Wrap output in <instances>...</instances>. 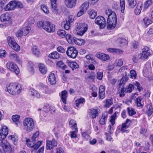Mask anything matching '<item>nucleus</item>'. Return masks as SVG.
I'll return each mask as SVG.
<instances>
[{"instance_id":"1","label":"nucleus","mask_w":153,"mask_h":153,"mask_svg":"<svg viewBox=\"0 0 153 153\" xmlns=\"http://www.w3.org/2000/svg\"><path fill=\"white\" fill-rule=\"evenodd\" d=\"M37 25L38 27H42L45 30L49 33L54 32L55 29V26L54 24L46 21L39 22Z\"/></svg>"},{"instance_id":"2","label":"nucleus","mask_w":153,"mask_h":153,"mask_svg":"<svg viewBox=\"0 0 153 153\" xmlns=\"http://www.w3.org/2000/svg\"><path fill=\"white\" fill-rule=\"evenodd\" d=\"M7 91L13 95L18 94L21 92V85L16 83H11L7 87Z\"/></svg>"},{"instance_id":"3","label":"nucleus","mask_w":153,"mask_h":153,"mask_svg":"<svg viewBox=\"0 0 153 153\" xmlns=\"http://www.w3.org/2000/svg\"><path fill=\"white\" fill-rule=\"evenodd\" d=\"M117 21V18L115 13H113L111 15H110L108 18L106 25L108 29H113L116 25Z\"/></svg>"},{"instance_id":"4","label":"nucleus","mask_w":153,"mask_h":153,"mask_svg":"<svg viewBox=\"0 0 153 153\" xmlns=\"http://www.w3.org/2000/svg\"><path fill=\"white\" fill-rule=\"evenodd\" d=\"M23 124L25 130L27 133L31 131L34 128V123L31 118H26L23 122Z\"/></svg>"},{"instance_id":"5","label":"nucleus","mask_w":153,"mask_h":153,"mask_svg":"<svg viewBox=\"0 0 153 153\" xmlns=\"http://www.w3.org/2000/svg\"><path fill=\"white\" fill-rule=\"evenodd\" d=\"M7 39L8 45L11 48L16 51L19 50L20 46L16 42L13 37L8 36L7 37Z\"/></svg>"},{"instance_id":"6","label":"nucleus","mask_w":153,"mask_h":153,"mask_svg":"<svg viewBox=\"0 0 153 153\" xmlns=\"http://www.w3.org/2000/svg\"><path fill=\"white\" fill-rule=\"evenodd\" d=\"M0 146L3 148V150L8 151L9 153H13L12 148L5 139H1L0 140Z\"/></svg>"},{"instance_id":"7","label":"nucleus","mask_w":153,"mask_h":153,"mask_svg":"<svg viewBox=\"0 0 153 153\" xmlns=\"http://www.w3.org/2000/svg\"><path fill=\"white\" fill-rule=\"evenodd\" d=\"M6 67L7 69L15 73L16 75L19 74V69L16 65L14 62H8L6 64Z\"/></svg>"},{"instance_id":"8","label":"nucleus","mask_w":153,"mask_h":153,"mask_svg":"<svg viewBox=\"0 0 153 153\" xmlns=\"http://www.w3.org/2000/svg\"><path fill=\"white\" fill-rule=\"evenodd\" d=\"M74 16L71 15L69 16L66 19V22L62 23V25H63L64 28L66 30H69L70 28L71 24L74 21Z\"/></svg>"},{"instance_id":"9","label":"nucleus","mask_w":153,"mask_h":153,"mask_svg":"<svg viewBox=\"0 0 153 153\" xmlns=\"http://www.w3.org/2000/svg\"><path fill=\"white\" fill-rule=\"evenodd\" d=\"M134 85L130 84L128 86L126 87V88L125 91L126 92L130 93L132 92L134 88V85H135L137 87V89L139 91H140L143 88L142 87L140 86V83L137 82H135L133 83Z\"/></svg>"},{"instance_id":"10","label":"nucleus","mask_w":153,"mask_h":153,"mask_svg":"<svg viewBox=\"0 0 153 153\" xmlns=\"http://www.w3.org/2000/svg\"><path fill=\"white\" fill-rule=\"evenodd\" d=\"M88 28L87 27H83L82 23H79L76 27V30L77 31V34L80 36L83 35L87 31Z\"/></svg>"},{"instance_id":"11","label":"nucleus","mask_w":153,"mask_h":153,"mask_svg":"<svg viewBox=\"0 0 153 153\" xmlns=\"http://www.w3.org/2000/svg\"><path fill=\"white\" fill-rule=\"evenodd\" d=\"M66 53L69 57L75 58L78 54V51L74 47H70L68 48Z\"/></svg>"},{"instance_id":"12","label":"nucleus","mask_w":153,"mask_h":153,"mask_svg":"<svg viewBox=\"0 0 153 153\" xmlns=\"http://www.w3.org/2000/svg\"><path fill=\"white\" fill-rule=\"evenodd\" d=\"M96 24L100 25V28L102 29L104 28L106 25L105 20L102 16H99L97 17L95 20Z\"/></svg>"},{"instance_id":"13","label":"nucleus","mask_w":153,"mask_h":153,"mask_svg":"<svg viewBox=\"0 0 153 153\" xmlns=\"http://www.w3.org/2000/svg\"><path fill=\"white\" fill-rule=\"evenodd\" d=\"M142 55L141 57V59H147L151 54L150 52L151 50L148 47L145 46L142 49Z\"/></svg>"},{"instance_id":"14","label":"nucleus","mask_w":153,"mask_h":153,"mask_svg":"<svg viewBox=\"0 0 153 153\" xmlns=\"http://www.w3.org/2000/svg\"><path fill=\"white\" fill-rule=\"evenodd\" d=\"M57 144V142L54 139H52V140H47L46 149L47 150L51 149L56 146Z\"/></svg>"},{"instance_id":"15","label":"nucleus","mask_w":153,"mask_h":153,"mask_svg":"<svg viewBox=\"0 0 153 153\" xmlns=\"http://www.w3.org/2000/svg\"><path fill=\"white\" fill-rule=\"evenodd\" d=\"M12 16V13L7 12L2 14L0 17V19L2 22L9 21L11 19Z\"/></svg>"},{"instance_id":"16","label":"nucleus","mask_w":153,"mask_h":153,"mask_svg":"<svg viewBox=\"0 0 153 153\" xmlns=\"http://www.w3.org/2000/svg\"><path fill=\"white\" fill-rule=\"evenodd\" d=\"M26 143L28 147L33 148L34 149L36 150L41 146L42 142L39 141L37 142L36 144L34 145H32L30 140L28 139L26 140Z\"/></svg>"},{"instance_id":"17","label":"nucleus","mask_w":153,"mask_h":153,"mask_svg":"<svg viewBox=\"0 0 153 153\" xmlns=\"http://www.w3.org/2000/svg\"><path fill=\"white\" fill-rule=\"evenodd\" d=\"M16 1H10L4 7V9L6 11L14 10L16 8Z\"/></svg>"},{"instance_id":"18","label":"nucleus","mask_w":153,"mask_h":153,"mask_svg":"<svg viewBox=\"0 0 153 153\" xmlns=\"http://www.w3.org/2000/svg\"><path fill=\"white\" fill-rule=\"evenodd\" d=\"M8 132L7 127L5 126L2 127L0 130V138L5 139L7 135Z\"/></svg>"},{"instance_id":"19","label":"nucleus","mask_w":153,"mask_h":153,"mask_svg":"<svg viewBox=\"0 0 153 153\" xmlns=\"http://www.w3.org/2000/svg\"><path fill=\"white\" fill-rule=\"evenodd\" d=\"M96 56L97 58L104 61L109 60L110 58L108 54L100 53H97Z\"/></svg>"},{"instance_id":"20","label":"nucleus","mask_w":153,"mask_h":153,"mask_svg":"<svg viewBox=\"0 0 153 153\" xmlns=\"http://www.w3.org/2000/svg\"><path fill=\"white\" fill-rule=\"evenodd\" d=\"M88 113L89 114L90 117L92 119L95 118L99 115L98 110L93 108L89 109L88 110Z\"/></svg>"},{"instance_id":"21","label":"nucleus","mask_w":153,"mask_h":153,"mask_svg":"<svg viewBox=\"0 0 153 153\" xmlns=\"http://www.w3.org/2000/svg\"><path fill=\"white\" fill-rule=\"evenodd\" d=\"M76 1L77 0H65V4L67 7L72 8L75 6Z\"/></svg>"},{"instance_id":"22","label":"nucleus","mask_w":153,"mask_h":153,"mask_svg":"<svg viewBox=\"0 0 153 153\" xmlns=\"http://www.w3.org/2000/svg\"><path fill=\"white\" fill-rule=\"evenodd\" d=\"M143 7V3L141 1H139L137 3V7L135 10V13L136 15L140 14Z\"/></svg>"},{"instance_id":"23","label":"nucleus","mask_w":153,"mask_h":153,"mask_svg":"<svg viewBox=\"0 0 153 153\" xmlns=\"http://www.w3.org/2000/svg\"><path fill=\"white\" fill-rule=\"evenodd\" d=\"M73 43L79 45H84L85 41L84 40L78 39L75 37H73Z\"/></svg>"},{"instance_id":"24","label":"nucleus","mask_w":153,"mask_h":153,"mask_svg":"<svg viewBox=\"0 0 153 153\" xmlns=\"http://www.w3.org/2000/svg\"><path fill=\"white\" fill-rule=\"evenodd\" d=\"M108 114L107 113H104L102 114V116L99 121V123L101 125H104L105 124L107 120Z\"/></svg>"},{"instance_id":"25","label":"nucleus","mask_w":153,"mask_h":153,"mask_svg":"<svg viewBox=\"0 0 153 153\" xmlns=\"http://www.w3.org/2000/svg\"><path fill=\"white\" fill-rule=\"evenodd\" d=\"M48 81L51 85H54L56 83V80L54 74L51 73L49 76Z\"/></svg>"},{"instance_id":"26","label":"nucleus","mask_w":153,"mask_h":153,"mask_svg":"<svg viewBox=\"0 0 153 153\" xmlns=\"http://www.w3.org/2000/svg\"><path fill=\"white\" fill-rule=\"evenodd\" d=\"M39 70L41 73L43 74H45L47 72V69L45 65L40 63L39 65Z\"/></svg>"},{"instance_id":"27","label":"nucleus","mask_w":153,"mask_h":153,"mask_svg":"<svg viewBox=\"0 0 153 153\" xmlns=\"http://www.w3.org/2000/svg\"><path fill=\"white\" fill-rule=\"evenodd\" d=\"M105 104L104 107L106 108H108L113 104V100L112 99H107L104 102Z\"/></svg>"},{"instance_id":"28","label":"nucleus","mask_w":153,"mask_h":153,"mask_svg":"<svg viewBox=\"0 0 153 153\" xmlns=\"http://www.w3.org/2000/svg\"><path fill=\"white\" fill-rule=\"evenodd\" d=\"M48 56L53 59H57L60 57L59 53L56 51L52 52Z\"/></svg>"},{"instance_id":"29","label":"nucleus","mask_w":153,"mask_h":153,"mask_svg":"<svg viewBox=\"0 0 153 153\" xmlns=\"http://www.w3.org/2000/svg\"><path fill=\"white\" fill-rule=\"evenodd\" d=\"M107 50L110 53H116L118 54H121L123 52L122 50L115 48H108Z\"/></svg>"},{"instance_id":"30","label":"nucleus","mask_w":153,"mask_h":153,"mask_svg":"<svg viewBox=\"0 0 153 153\" xmlns=\"http://www.w3.org/2000/svg\"><path fill=\"white\" fill-rule=\"evenodd\" d=\"M20 118V116L19 115H13L12 117V118L13 122H14L16 125H18L20 123L19 120Z\"/></svg>"},{"instance_id":"31","label":"nucleus","mask_w":153,"mask_h":153,"mask_svg":"<svg viewBox=\"0 0 153 153\" xmlns=\"http://www.w3.org/2000/svg\"><path fill=\"white\" fill-rule=\"evenodd\" d=\"M67 92L66 90L62 91L61 92V97L63 103L64 104L66 103V99L67 97L66 95Z\"/></svg>"},{"instance_id":"32","label":"nucleus","mask_w":153,"mask_h":153,"mask_svg":"<svg viewBox=\"0 0 153 153\" xmlns=\"http://www.w3.org/2000/svg\"><path fill=\"white\" fill-rule=\"evenodd\" d=\"M70 127L72 129H74L75 130H77V128L76 126V122L74 120H71L69 123Z\"/></svg>"},{"instance_id":"33","label":"nucleus","mask_w":153,"mask_h":153,"mask_svg":"<svg viewBox=\"0 0 153 153\" xmlns=\"http://www.w3.org/2000/svg\"><path fill=\"white\" fill-rule=\"evenodd\" d=\"M57 0H51V7L52 11L56 12V2Z\"/></svg>"},{"instance_id":"34","label":"nucleus","mask_w":153,"mask_h":153,"mask_svg":"<svg viewBox=\"0 0 153 153\" xmlns=\"http://www.w3.org/2000/svg\"><path fill=\"white\" fill-rule=\"evenodd\" d=\"M31 29V27L29 26H27L23 28L22 30L23 32L24 36H25L28 34Z\"/></svg>"},{"instance_id":"35","label":"nucleus","mask_w":153,"mask_h":153,"mask_svg":"<svg viewBox=\"0 0 153 153\" xmlns=\"http://www.w3.org/2000/svg\"><path fill=\"white\" fill-rule=\"evenodd\" d=\"M130 120L128 119H127L125 122L122 124V126L121 127H122V129L123 130V128H126V129L128 128L130 125Z\"/></svg>"},{"instance_id":"36","label":"nucleus","mask_w":153,"mask_h":153,"mask_svg":"<svg viewBox=\"0 0 153 153\" xmlns=\"http://www.w3.org/2000/svg\"><path fill=\"white\" fill-rule=\"evenodd\" d=\"M128 5L131 8H133L137 4L136 0H127Z\"/></svg>"},{"instance_id":"37","label":"nucleus","mask_w":153,"mask_h":153,"mask_svg":"<svg viewBox=\"0 0 153 153\" xmlns=\"http://www.w3.org/2000/svg\"><path fill=\"white\" fill-rule=\"evenodd\" d=\"M117 42L121 44V46H124L127 44V41L123 38H120L117 39Z\"/></svg>"},{"instance_id":"38","label":"nucleus","mask_w":153,"mask_h":153,"mask_svg":"<svg viewBox=\"0 0 153 153\" xmlns=\"http://www.w3.org/2000/svg\"><path fill=\"white\" fill-rule=\"evenodd\" d=\"M30 94L31 95L36 97L38 98L40 97V94L37 91L33 89L31 90V91H30Z\"/></svg>"},{"instance_id":"39","label":"nucleus","mask_w":153,"mask_h":153,"mask_svg":"<svg viewBox=\"0 0 153 153\" xmlns=\"http://www.w3.org/2000/svg\"><path fill=\"white\" fill-rule=\"evenodd\" d=\"M57 33L58 36L63 38L65 37L66 32L63 30H60L57 31Z\"/></svg>"},{"instance_id":"40","label":"nucleus","mask_w":153,"mask_h":153,"mask_svg":"<svg viewBox=\"0 0 153 153\" xmlns=\"http://www.w3.org/2000/svg\"><path fill=\"white\" fill-rule=\"evenodd\" d=\"M33 54L36 56H38L40 54L39 49L36 47H34L32 49Z\"/></svg>"},{"instance_id":"41","label":"nucleus","mask_w":153,"mask_h":153,"mask_svg":"<svg viewBox=\"0 0 153 153\" xmlns=\"http://www.w3.org/2000/svg\"><path fill=\"white\" fill-rule=\"evenodd\" d=\"M89 6V4L88 2L87 1H85L81 5V9L85 11H86L88 8Z\"/></svg>"},{"instance_id":"42","label":"nucleus","mask_w":153,"mask_h":153,"mask_svg":"<svg viewBox=\"0 0 153 153\" xmlns=\"http://www.w3.org/2000/svg\"><path fill=\"white\" fill-rule=\"evenodd\" d=\"M89 14L91 19H94L97 15V13L94 10H91L89 12Z\"/></svg>"},{"instance_id":"43","label":"nucleus","mask_w":153,"mask_h":153,"mask_svg":"<svg viewBox=\"0 0 153 153\" xmlns=\"http://www.w3.org/2000/svg\"><path fill=\"white\" fill-rule=\"evenodd\" d=\"M120 4L121 11L122 13H123L125 8V0H120Z\"/></svg>"},{"instance_id":"44","label":"nucleus","mask_w":153,"mask_h":153,"mask_svg":"<svg viewBox=\"0 0 153 153\" xmlns=\"http://www.w3.org/2000/svg\"><path fill=\"white\" fill-rule=\"evenodd\" d=\"M70 65L71 67L72 68V70H74V69H77L79 67V65L75 62H71Z\"/></svg>"},{"instance_id":"45","label":"nucleus","mask_w":153,"mask_h":153,"mask_svg":"<svg viewBox=\"0 0 153 153\" xmlns=\"http://www.w3.org/2000/svg\"><path fill=\"white\" fill-rule=\"evenodd\" d=\"M85 100L84 98H80L78 99L76 101V105L78 107L79 104L83 103V102H85Z\"/></svg>"},{"instance_id":"46","label":"nucleus","mask_w":153,"mask_h":153,"mask_svg":"<svg viewBox=\"0 0 153 153\" xmlns=\"http://www.w3.org/2000/svg\"><path fill=\"white\" fill-rule=\"evenodd\" d=\"M143 20L144 24L146 27L152 22V21L151 19H149L147 17L144 18Z\"/></svg>"},{"instance_id":"47","label":"nucleus","mask_w":153,"mask_h":153,"mask_svg":"<svg viewBox=\"0 0 153 153\" xmlns=\"http://www.w3.org/2000/svg\"><path fill=\"white\" fill-rule=\"evenodd\" d=\"M65 37L68 42L70 44L73 43V37L72 38L71 36L69 34H67L65 35Z\"/></svg>"},{"instance_id":"48","label":"nucleus","mask_w":153,"mask_h":153,"mask_svg":"<svg viewBox=\"0 0 153 153\" xmlns=\"http://www.w3.org/2000/svg\"><path fill=\"white\" fill-rule=\"evenodd\" d=\"M142 98L140 97H138L135 100V103L138 107H142L143 105L141 104V102L142 100Z\"/></svg>"},{"instance_id":"49","label":"nucleus","mask_w":153,"mask_h":153,"mask_svg":"<svg viewBox=\"0 0 153 153\" xmlns=\"http://www.w3.org/2000/svg\"><path fill=\"white\" fill-rule=\"evenodd\" d=\"M10 57L12 59L16 61H19V59L17 54L16 53H11L9 55Z\"/></svg>"},{"instance_id":"50","label":"nucleus","mask_w":153,"mask_h":153,"mask_svg":"<svg viewBox=\"0 0 153 153\" xmlns=\"http://www.w3.org/2000/svg\"><path fill=\"white\" fill-rule=\"evenodd\" d=\"M57 67L62 68V69H65L66 68V66L62 61H59L57 62L56 64Z\"/></svg>"},{"instance_id":"51","label":"nucleus","mask_w":153,"mask_h":153,"mask_svg":"<svg viewBox=\"0 0 153 153\" xmlns=\"http://www.w3.org/2000/svg\"><path fill=\"white\" fill-rule=\"evenodd\" d=\"M128 114L130 116H132L136 114L134 109L132 108L128 107L127 108Z\"/></svg>"},{"instance_id":"52","label":"nucleus","mask_w":153,"mask_h":153,"mask_svg":"<svg viewBox=\"0 0 153 153\" xmlns=\"http://www.w3.org/2000/svg\"><path fill=\"white\" fill-rule=\"evenodd\" d=\"M116 116V113L115 112L111 116V119L110 120V122L111 123L112 125L113 126L115 123V117Z\"/></svg>"},{"instance_id":"53","label":"nucleus","mask_w":153,"mask_h":153,"mask_svg":"<svg viewBox=\"0 0 153 153\" xmlns=\"http://www.w3.org/2000/svg\"><path fill=\"white\" fill-rule=\"evenodd\" d=\"M41 9L45 13L48 14L49 13V11L47 6L44 5L42 4L41 6Z\"/></svg>"},{"instance_id":"54","label":"nucleus","mask_w":153,"mask_h":153,"mask_svg":"<svg viewBox=\"0 0 153 153\" xmlns=\"http://www.w3.org/2000/svg\"><path fill=\"white\" fill-rule=\"evenodd\" d=\"M130 77L132 79H135L136 77V73L135 71L133 70H131L130 72Z\"/></svg>"},{"instance_id":"55","label":"nucleus","mask_w":153,"mask_h":153,"mask_svg":"<svg viewBox=\"0 0 153 153\" xmlns=\"http://www.w3.org/2000/svg\"><path fill=\"white\" fill-rule=\"evenodd\" d=\"M152 0H147L144 4V8L146 9L152 3Z\"/></svg>"},{"instance_id":"56","label":"nucleus","mask_w":153,"mask_h":153,"mask_svg":"<svg viewBox=\"0 0 153 153\" xmlns=\"http://www.w3.org/2000/svg\"><path fill=\"white\" fill-rule=\"evenodd\" d=\"M153 113V108L152 104H150V105L147 111V114L149 116H150Z\"/></svg>"},{"instance_id":"57","label":"nucleus","mask_w":153,"mask_h":153,"mask_svg":"<svg viewBox=\"0 0 153 153\" xmlns=\"http://www.w3.org/2000/svg\"><path fill=\"white\" fill-rule=\"evenodd\" d=\"M39 131H37L33 134L32 137V139L33 141H35L36 140V139L39 136Z\"/></svg>"},{"instance_id":"58","label":"nucleus","mask_w":153,"mask_h":153,"mask_svg":"<svg viewBox=\"0 0 153 153\" xmlns=\"http://www.w3.org/2000/svg\"><path fill=\"white\" fill-rule=\"evenodd\" d=\"M6 53L4 50H0V58H4L5 56Z\"/></svg>"},{"instance_id":"59","label":"nucleus","mask_w":153,"mask_h":153,"mask_svg":"<svg viewBox=\"0 0 153 153\" xmlns=\"http://www.w3.org/2000/svg\"><path fill=\"white\" fill-rule=\"evenodd\" d=\"M103 76V72H98L97 73V78L99 80H101L102 79Z\"/></svg>"},{"instance_id":"60","label":"nucleus","mask_w":153,"mask_h":153,"mask_svg":"<svg viewBox=\"0 0 153 153\" xmlns=\"http://www.w3.org/2000/svg\"><path fill=\"white\" fill-rule=\"evenodd\" d=\"M99 93H105V87L103 85L100 86L99 88Z\"/></svg>"},{"instance_id":"61","label":"nucleus","mask_w":153,"mask_h":153,"mask_svg":"<svg viewBox=\"0 0 153 153\" xmlns=\"http://www.w3.org/2000/svg\"><path fill=\"white\" fill-rule=\"evenodd\" d=\"M57 51L61 53H63L65 52L64 49L62 46H59L57 48Z\"/></svg>"},{"instance_id":"62","label":"nucleus","mask_w":153,"mask_h":153,"mask_svg":"<svg viewBox=\"0 0 153 153\" xmlns=\"http://www.w3.org/2000/svg\"><path fill=\"white\" fill-rule=\"evenodd\" d=\"M16 36L17 37H21L22 36H24L23 32L22 30H18L16 33Z\"/></svg>"},{"instance_id":"63","label":"nucleus","mask_w":153,"mask_h":153,"mask_svg":"<svg viewBox=\"0 0 153 153\" xmlns=\"http://www.w3.org/2000/svg\"><path fill=\"white\" fill-rule=\"evenodd\" d=\"M123 64V62L122 60L120 59H118L117 63V67H120Z\"/></svg>"},{"instance_id":"64","label":"nucleus","mask_w":153,"mask_h":153,"mask_svg":"<svg viewBox=\"0 0 153 153\" xmlns=\"http://www.w3.org/2000/svg\"><path fill=\"white\" fill-rule=\"evenodd\" d=\"M113 13H115L113 12L111 9H108V10H106L105 11V14L107 15L108 16V17L110 15H111Z\"/></svg>"}]
</instances>
